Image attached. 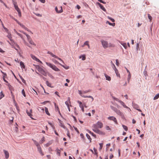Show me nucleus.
<instances>
[{"label": "nucleus", "mask_w": 159, "mask_h": 159, "mask_svg": "<svg viewBox=\"0 0 159 159\" xmlns=\"http://www.w3.org/2000/svg\"><path fill=\"white\" fill-rule=\"evenodd\" d=\"M103 126V124L100 121H98L96 124H94L93 125L92 128L93 129H98V128H102Z\"/></svg>", "instance_id": "f257e3e1"}, {"label": "nucleus", "mask_w": 159, "mask_h": 159, "mask_svg": "<svg viewBox=\"0 0 159 159\" xmlns=\"http://www.w3.org/2000/svg\"><path fill=\"white\" fill-rule=\"evenodd\" d=\"M46 65L51 68L54 70L56 71H60V69H59L57 66L49 62H46Z\"/></svg>", "instance_id": "f03ea898"}, {"label": "nucleus", "mask_w": 159, "mask_h": 159, "mask_svg": "<svg viewBox=\"0 0 159 159\" xmlns=\"http://www.w3.org/2000/svg\"><path fill=\"white\" fill-rule=\"evenodd\" d=\"M38 71L40 73L44 75L45 76H47V73L41 67H39L38 69Z\"/></svg>", "instance_id": "7ed1b4c3"}, {"label": "nucleus", "mask_w": 159, "mask_h": 159, "mask_svg": "<svg viewBox=\"0 0 159 159\" xmlns=\"http://www.w3.org/2000/svg\"><path fill=\"white\" fill-rule=\"evenodd\" d=\"M101 42L102 43V45L104 48H106L108 47V44L107 41L103 40H101Z\"/></svg>", "instance_id": "20e7f679"}, {"label": "nucleus", "mask_w": 159, "mask_h": 159, "mask_svg": "<svg viewBox=\"0 0 159 159\" xmlns=\"http://www.w3.org/2000/svg\"><path fill=\"white\" fill-rule=\"evenodd\" d=\"M48 53L50 54L52 57H54L55 58L61 61L63 63H64L63 61L60 58L58 57L57 56L54 55L52 52L50 51H48Z\"/></svg>", "instance_id": "39448f33"}, {"label": "nucleus", "mask_w": 159, "mask_h": 159, "mask_svg": "<svg viewBox=\"0 0 159 159\" xmlns=\"http://www.w3.org/2000/svg\"><path fill=\"white\" fill-rule=\"evenodd\" d=\"M48 53L50 54L52 57H54L55 58L61 61L63 63H64L63 61L60 58L58 57L57 56L54 55L52 52L50 51H48Z\"/></svg>", "instance_id": "423d86ee"}, {"label": "nucleus", "mask_w": 159, "mask_h": 159, "mask_svg": "<svg viewBox=\"0 0 159 159\" xmlns=\"http://www.w3.org/2000/svg\"><path fill=\"white\" fill-rule=\"evenodd\" d=\"M92 130L94 132L99 134L102 135L105 134V133L104 132L101 131L98 129H92Z\"/></svg>", "instance_id": "0eeeda50"}, {"label": "nucleus", "mask_w": 159, "mask_h": 159, "mask_svg": "<svg viewBox=\"0 0 159 159\" xmlns=\"http://www.w3.org/2000/svg\"><path fill=\"white\" fill-rule=\"evenodd\" d=\"M92 130L94 132L99 134L102 135L105 134V133L104 132L101 131L98 129H92Z\"/></svg>", "instance_id": "6e6552de"}, {"label": "nucleus", "mask_w": 159, "mask_h": 159, "mask_svg": "<svg viewBox=\"0 0 159 159\" xmlns=\"http://www.w3.org/2000/svg\"><path fill=\"white\" fill-rule=\"evenodd\" d=\"M111 63L114 66V69L115 70V72L116 74V75L118 77H120V74L119 73L118 70L116 68L115 65L112 63V61H111Z\"/></svg>", "instance_id": "1a4fd4ad"}, {"label": "nucleus", "mask_w": 159, "mask_h": 159, "mask_svg": "<svg viewBox=\"0 0 159 159\" xmlns=\"http://www.w3.org/2000/svg\"><path fill=\"white\" fill-rule=\"evenodd\" d=\"M8 33V35L7 36V37L10 39V40L11 41V42H10L9 41H7L9 43V44L11 45L13 44V43H14V41H13L12 39V37L11 36V34L9 33V32Z\"/></svg>", "instance_id": "9d476101"}, {"label": "nucleus", "mask_w": 159, "mask_h": 159, "mask_svg": "<svg viewBox=\"0 0 159 159\" xmlns=\"http://www.w3.org/2000/svg\"><path fill=\"white\" fill-rule=\"evenodd\" d=\"M70 100V98L68 97L67 100L65 102V103L67 106V107H68V106H71Z\"/></svg>", "instance_id": "9b49d317"}, {"label": "nucleus", "mask_w": 159, "mask_h": 159, "mask_svg": "<svg viewBox=\"0 0 159 159\" xmlns=\"http://www.w3.org/2000/svg\"><path fill=\"white\" fill-rule=\"evenodd\" d=\"M31 58L34 60L36 61H37L40 62V63L42 64V62L40 61L39 59L37 58L35 56L33 55L32 54L30 55Z\"/></svg>", "instance_id": "f8f14e48"}, {"label": "nucleus", "mask_w": 159, "mask_h": 159, "mask_svg": "<svg viewBox=\"0 0 159 159\" xmlns=\"http://www.w3.org/2000/svg\"><path fill=\"white\" fill-rule=\"evenodd\" d=\"M14 7H15V9L18 12V15H19V16L20 17L21 16V13L20 12V9L18 7V6L17 5Z\"/></svg>", "instance_id": "ddd939ff"}, {"label": "nucleus", "mask_w": 159, "mask_h": 159, "mask_svg": "<svg viewBox=\"0 0 159 159\" xmlns=\"http://www.w3.org/2000/svg\"><path fill=\"white\" fill-rule=\"evenodd\" d=\"M54 106H55V110L56 111H57L58 112V113L60 114V115L61 116V113H60V110L59 109V108L58 107V106L57 105V104L55 103H54Z\"/></svg>", "instance_id": "4468645a"}, {"label": "nucleus", "mask_w": 159, "mask_h": 159, "mask_svg": "<svg viewBox=\"0 0 159 159\" xmlns=\"http://www.w3.org/2000/svg\"><path fill=\"white\" fill-rule=\"evenodd\" d=\"M108 119H109V120L113 121L116 124H117V120L115 117H114V116H110V117H108Z\"/></svg>", "instance_id": "2eb2a0df"}, {"label": "nucleus", "mask_w": 159, "mask_h": 159, "mask_svg": "<svg viewBox=\"0 0 159 159\" xmlns=\"http://www.w3.org/2000/svg\"><path fill=\"white\" fill-rule=\"evenodd\" d=\"M91 91V90H86V91H80V90H79V94L81 96V94L82 95H84V93H87L90 92Z\"/></svg>", "instance_id": "dca6fc26"}, {"label": "nucleus", "mask_w": 159, "mask_h": 159, "mask_svg": "<svg viewBox=\"0 0 159 159\" xmlns=\"http://www.w3.org/2000/svg\"><path fill=\"white\" fill-rule=\"evenodd\" d=\"M26 113H27L28 115L30 117V118H31L32 119H34L32 117V116H33V115L32 114V110L31 109L30 110V112H29L27 110Z\"/></svg>", "instance_id": "f3484780"}, {"label": "nucleus", "mask_w": 159, "mask_h": 159, "mask_svg": "<svg viewBox=\"0 0 159 159\" xmlns=\"http://www.w3.org/2000/svg\"><path fill=\"white\" fill-rule=\"evenodd\" d=\"M117 114L120 116H121L122 118H123L124 116V115L123 113L121 112L119 110L117 109V110L115 112Z\"/></svg>", "instance_id": "a211bd4d"}, {"label": "nucleus", "mask_w": 159, "mask_h": 159, "mask_svg": "<svg viewBox=\"0 0 159 159\" xmlns=\"http://www.w3.org/2000/svg\"><path fill=\"white\" fill-rule=\"evenodd\" d=\"M55 10L56 12L58 13H60L63 12L62 8V6L60 7V10H58L57 7H56L55 8Z\"/></svg>", "instance_id": "6ab92c4d"}, {"label": "nucleus", "mask_w": 159, "mask_h": 159, "mask_svg": "<svg viewBox=\"0 0 159 159\" xmlns=\"http://www.w3.org/2000/svg\"><path fill=\"white\" fill-rule=\"evenodd\" d=\"M77 102L79 104L80 107L81 108V110L83 112L84 111V105L82 103L79 101H77Z\"/></svg>", "instance_id": "aec40b11"}, {"label": "nucleus", "mask_w": 159, "mask_h": 159, "mask_svg": "<svg viewBox=\"0 0 159 159\" xmlns=\"http://www.w3.org/2000/svg\"><path fill=\"white\" fill-rule=\"evenodd\" d=\"M3 151L5 154V158L7 159H8L9 158V152L8 151L5 150H4Z\"/></svg>", "instance_id": "412c9836"}, {"label": "nucleus", "mask_w": 159, "mask_h": 159, "mask_svg": "<svg viewBox=\"0 0 159 159\" xmlns=\"http://www.w3.org/2000/svg\"><path fill=\"white\" fill-rule=\"evenodd\" d=\"M96 4L98 5L100 7V8L102 9L103 11H106V9L101 4L98 2H97L96 3Z\"/></svg>", "instance_id": "4be33fe9"}, {"label": "nucleus", "mask_w": 159, "mask_h": 159, "mask_svg": "<svg viewBox=\"0 0 159 159\" xmlns=\"http://www.w3.org/2000/svg\"><path fill=\"white\" fill-rule=\"evenodd\" d=\"M19 25L20 26H21L22 28H24L26 30H27V31H29L30 32V33H32L31 31H30V30H29L27 28L25 25H23L21 24L20 23L19 24Z\"/></svg>", "instance_id": "5701e85b"}, {"label": "nucleus", "mask_w": 159, "mask_h": 159, "mask_svg": "<svg viewBox=\"0 0 159 159\" xmlns=\"http://www.w3.org/2000/svg\"><path fill=\"white\" fill-rule=\"evenodd\" d=\"M37 148L39 152V153L42 156H43L44 155V154L43 153L42 150L41 149V148L40 147V146L39 147Z\"/></svg>", "instance_id": "b1692460"}, {"label": "nucleus", "mask_w": 159, "mask_h": 159, "mask_svg": "<svg viewBox=\"0 0 159 159\" xmlns=\"http://www.w3.org/2000/svg\"><path fill=\"white\" fill-rule=\"evenodd\" d=\"M32 140L33 141L34 144H35L37 148L40 146L39 143L37 142L36 140H34V139H32Z\"/></svg>", "instance_id": "393cba45"}, {"label": "nucleus", "mask_w": 159, "mask_h": 159, "mask_svg": "<svg viewBox=\"0 0 159 159\" xmlns=\"http://www.w3.org/2000/svg\"><path fill=\"white\" fill-rule=\"evenodd\" d=\"M56 151L57 152V154L59 156H61V151L58 148H57L56 150Z\"/></svg>", "instance_id": "a878e982"}, {"label": "nucleus", "mask_w": 159, "mask_h": 159, "mask_svg": "<svg viewBox=\"0 0 159 159\" xmlns=\"http://www.w3.org/2000/svg\"><path fill=\"white\" fill-rule=\"evenodd\" d=\"M104 76L106 77V80L109 81H110L111 80V78L110 76L107 75L106 74H104Z\"/></svg>", "instance_id": "bb28decb"}, {"label": "nucleus", "mask_w": 159, "mask_h": 159, "mask_svg": "<svg viewBox=\"0 0 159 159\" xmlns=\"http://www.w3.org/2000/svg\"><path fill=\"white\" fill-rule=\"evenodd\" d=\"M81 96H82L83 97L85 98H91L92 99V101H93V100H94L92 96H85L84 95H82L81 94Z\"/></svg>", "instance_id": "cd10ccee"}, {"label": "nucleus", "mask_w": 159, "mask_h": 159, "mask_svg": "<svg viewBox=\"0 0 159 159\" xmlns=\"http://www.w3.org/2000/svg\"><path fill=\"white\" fill-rule=\"evenodd\" d=\"M119 102L120 103V104L122 105L123 106V107H125V108H128V107L126 106L125 103L122 101H119Z\"/></svg>", "instance_id": "c85d7f7f"}, {"label": "nucleus", "mask_w": 159, "mask_h": 159, "mask_svg": "<svg viewBox=\"0 0 159 159\" xmlns=\"http://www.w3.org/2000/svg\"><path fill=\"white\" fill-rule=\"evenodd\" d=\"M52 143V141H49L48 143H46L45 144V146L46 147H48L49 146H50V145H51Z\"/></svg>", "instance_id": "c756f323"}, {"label": "nucleus", "mask_w": 159, "mask_h": 159, "mask_svg": "<svg viewBox=\"0 0 159 159\" xmlns=\"http://www.w3.org/2000/svg\"><path fill=\"white\" fill-rule=\"evenodd\" d=\"M87 131L88 132L91 134L93 136H94L95 138H96V135L95 134H94L93 133L91 132L89 130H87Z\"/></svg>", "instance_id": "7c9ffc66"}, {"label": "nucleus", "mask_w": 159, "mask_h": 159, "mask_svg": "<svg viewBox=\"0 0 159 159\" xmlns=\"http://www.w3.org/2000/svg\"><path fill=\"white\" fill-rule=\"evenodd\" d=\"M120 43L125 49H126L127 47L125 43H123L122 42H120Z\"/></svg>", "instance_id": "2f4dec72"}, {"label": "nucleus", "mask_w": 159, "mask_h": 159, "mask_svg": "<svg viewBox=\"0 0 159 159\" xmlns=\"http://www.w3.org/2000/svg\"><path fill=\"white\" fill-rule=\"evenodd\" d=\"M106 23L107 24H108L109 25H112V26H115V23H111L110 22L108 21H107L106 22Z\"/></svg>", "instance_id": "473e14b6"}, {"label": "nucleus", "mask_w": 159, "mask_h": 159, "mask_svg": "<svg viewBox=\"0 0 159 159\" xmlns=\"http://www.w3.org/2000/svg\"><path fill=\"white\" fill-rule=\"evenodd\" d=\"M20 65L21 67L23 69L25 68V66L24 64V63L22 62L21 61L20 62Z\"/></svg>", "instance_id": "72a5a7b5"}, {"label": "nucleus", "mask_w": 159, "mask_h": 159, "mask_svg": "<svg viewBox=\"0 0 159 159\" xmlns=\"http://www.w3.org/2000/svg\"><path fill=\"white\" fill-rule=\"evenodd\" d=\"M45 111L47 115L50 116V114L48 112V109L47 107H45Z\"/></svg>", "instance_id": "f704fd0d"}, {"label": "nucleus", "mask_w": 159, "mask_h": 159, "mask_svg": "<svg viewBox=\"0 0 159 159\" xmlns=\"http://www.w3.org/2000/svg\"><path fill=\"white\" fill-rule=\"evenodd\" d=\"M29 42V43L32 45H35V44L33 42V41L31 39H30V40H28Z\"/></svg>", "instance_id": "c9c22d12"}, {"label": "nucleus", "mask_w": 159, "mask_h": 159, "mask_svg": "<svg viewBox=\"0 0 159 159\" xmlns=\"http://www.w3.org/2000/svg\"><path fill=\"white\" fill-rule=\"evenodd\" d=\"M7 76V75L6 74H4L3 75V79L4 81L5 82L7 83V81L5 79V77Z\"/></svg>", "instance_id": "e433bc0d"}, {"label": "nucleus", "mask_w": 159, "mask_h": 159, "mask_svg": "<svg viewBox=\"0 0 159 159\" xmlns=\"http://www.w3.org/2000/svg\"><path fill=\"white\" fill-rule=\"evenodd\" d=\"M4 96V94L1 91L0 93V99H1Z\"/></svg>", "instance_id": "4c0bfd02"}, {"label": "nucleus", "mask_w": 159, "mask_h": 159, "mask_svg": "<svg viewBox=\"0 0 159 159\" xmlns=\"http://www.w3.org/2000/svg\"><path fill=\"white\" fill-rule=\"evenodd\" d=\"M45 141V137L43 136L42 138L41 139V140L40 141V143H43Z\"/></svg>", "instance_id": "58836bf2"}, {"label": "nucleus", "mask_w": 159, "mask_h": 159, "mask_svg": "<svg viewBox=\"0 0 159 159\" xmlns=\"http://www.w3.org/2000/svg\"><path fill=\"white\" fill-rule=\"evenodd\" d=\"M82 57V59L83 60H84L86 59V57L85 55H82L80 56V58Z\"/></svg>", "instance_id": "ea45409f"}, {"label": "nucleus", "mask_w": 159, "mask_h": 159, "mask_svg": "<svg viewBox=\"0 0 159 159\" xmlns=\"http://www.w3.org/2000/svg\"><path fill=\"white\" fill-rule=\"evenodd\" d=\"M159 97V93L157 94L154 98L153 99L155 100L157 99Z\"/></svg>", "instance_id": "a19ab883"}, {"label": "nucleus", "mask_w": 159, "mask_h": 159, "mask_svg": "<svg viewBox=\"0 0 159 159\" xmlns=\"http://www.w3.org/2000/svg\"><path fill=\"white\" fill-rule=\"evenodd\" d=\"M86 136L87 138L90 141V142H91V138L90 136L88 134H86Z\"/></svg>", "instance_id": "79ce46f5"}, {"label": "nucleus", "mask_w": 159, "mask_h": 159, "mask_svg": "<svg viewBox=\"0 0 159 159\" xmlns=\"http://www.w3.org/2000/svg\"><path fill=\"white\" fill-rule=\"evenodd\" d=\"M148 18L150 20V22H151V21H152V17L149 14H148Z\"/></svg>", "instance_id": "37998d69"}, {"label": "nucleus", "mask_w": 159, "mask_h": 159, "mask_svg": "<svg viewBox=\"0 0 159 159\" xmlns=\"http://www.w3.org/2000/svg\"><path fill=\"white\" fill-rule=\"evenodd\" d=\"M52 61L55 64H58L60 65L61 64L58 61H57L56 60L54 59H52Z\"/></svg>", "instance_id": "c03bdc74"}, {"label": "nucleus", "mask_w": 159, "mask_h": 159, "mask_svg": "<svg viewBox=\"0 0 159 159\" xmlns=\"http://www.w3.org/2000/svg\"><path fill=\"white\" fill-rule=\"evenodd\" d=\"M111 109L114 111L115 112L116 111V110H117L118 109H117L116 107H113V106H111Z\"/></svg>", "instance_id": "a18cd8bd"}, {"label": "nucleus", "mask_w": 159, "mask_h": 159, "mask_svg": "<svg viewBox=\"0 0 159 159\" xmlns=\"http://www.w3.org/2000/svg\"><path fill=\"white\" fill-rule=\"evenodd\" d=\"M122 126H123V129L126 131H127L128 130V128H127V127L125 126V125H122Z\"/></svg>", "instance_id": "49530a36"}, {"label": "nucleus", "mask_w": 159, "mask_h": 159, "mask_svg": "<svg viewBox=\"0 0 159 159\" xmlns=\"http://www.w3.org/2000/svg\"><path fill=\"white\" fill-rule=\"evenodd\" d=\"M46 84L49 87H52L51 85V84L48 81H46Z\"/></svg>", "instance_id": "de8ad7c7"}, {"label": "nucleus", "mask_w": 159, "mask_h": 159, "mask_svg": "<svg viewBox=\"0 0 159 159\" xmlns=\"http://www.w3.org/2000/svg\"><path fill=\"white\" fill-rule=\"evenodd\" d=\"M93 150H94V154L96 155L97 156H98V152H97V149L95 148H93Z\"/></svg>", "instance_id": "09e8293b"}, {"label": "nucleus", "mask_w": 159, "mask_h": 159, "mask_svg": "<svg viewBox=\"0 0 159 159\" xmlns=\"http://www.w3.org/2000/svg\"><path fill=\"white\" fill-rule=\"evenodd\" d=\"M60 65L61 66H62L63 67H64V68H65L66 69H68L69 68V66H67L66 67H65L63 65H62L61 64H60Z\"/></svg>", "instance_id": "8fccbe9b"}, {"label": "nucleus", "mask_w": 159, "mask_h": 159, "mask_svg": "<svg viewBox=\"0 0 159 159\" xmlns=\"http://www.w3.org/2000/svg\"><path fill=\"white\" fill-rule=\"evenodd\" d=\"M107 18L108 19L110 20L112 22H114L115 21L114 19L111 18V17L109 16H107Z\"/></svg>", "instance_id": "3c124183"}, {"label": "nucleus", "mask_w": 159, "mask_h": 159, "mask_svg": "<svg viewBox=\"0 0 159 159\" xmlns=\"http://www.w3.org/2000/svg\"><path fill=\"white\" fill-rule=\"evenodd\" d=\"M16 47H14V48L17 51H18V48L19 49V48H20L19 47V45H18L17 44H16Z\"/></svg>", "instance_id": "603ef678"}, {"label": "nucleus", "mask_w": 159, "mask_h": 159, "mask_svg": "<svg viewBox=\"0 0 159 159\" xmlns=\"http://www.w3.org/2000/svg\"><path fill=\"white\" fill-rule=\"evenodd\" d=\"M2 26H3V28H4V29L7 32V33H8V32H9V30H8L7 28H6L5 27L4 25H3L2 24Z\"/></svg>", "instance_id": "864d4df0"}, {"label": "nucleus", "mask_w": 159, "mask_h": 159, "mask_svg": "<svg viewBox=\"0 0 159 159\" xmlns=\"http://www.w3.org/2000/svg\"><path fill=\"white\" fill-rule=\"evenodd\" d=\"M12 2L13 3L14 6L17 5V3L16 1L15 0H12Z\"/></svg>", "instance_id": "5fc2aeb1"}, {"label": "nucleus", "mask_w": 159, "mask_h": 159, "mask_svg": "<svg viewBox=\"0 0 159 159\" xmlns=\"http://www.w3.org/2000/svg\"><path fill=\"white\" fill-rule=\"evenodd\" d=\"M22 93L25 97H26L25 91L24 89H23L22 90Z\"/></svg>", "instance_id": "6e6d98bb"}, {"label": "nucleus", "mask_w": 159, "mask_h": 159, "mask_svg": "<svg viewBox=\"0 0 159 159\" xmlns=\"http://www.w3.org/2000/svg\"><path fill=\"white\" fill-rule=\"evenodd\" d=\"M20 78L22 80V82L24 83H25V81L24 79L22 78V77L20 76Z\"/></svg>", "instance_id": "4d7b16f0"}, {"label": "nucleus", "mask_w": 159, "mask_h": 159, "mask_svg": "<svg viewBox=\"0 0 159 159\" xmlns=\"http://www.w3.org/2000/svg\"><path fill=\"white\" fill-rule=\"evenodd\" d=\"M130 78H131V75H130V74L129 73L128 75V82H129V80L130 79Z\"/></svg>", "instance_id": "13d9d810"}, {"label": "nucleus", "mask_w": 159, "mask_h": 159, "mask_svg": "<svg viewBox=\"0 0 159 159\" xmlns=\"http://www.w3.org/2000/svg\"><path fill=\"white\" fill-rule=\"evenodd\" d=\"M89 42L88 41H86L84 42V45H89Z\"/></svg>", "instance_id": "bf43d9fd"}, {"label": "nucleus", "mask_w": 159, "mask_h": 159, "mask_svg": "<svg viewBox=\"0 0 159 159\" xmlns=\"http://www.w3.org/2000/svg\"><path fill=\"white\" fill-rule=\"evenodd\" d=\"M26 36L27 37V38L28 40H30V39H31L30 36L28 34H26Z\"/></svg>", "instance_id": "052dcab7"}, {"label": "nucleus", "mask_w": 159, "mask_h": 159, "mask_svg": "<svg viewBox=\"0 0 159 159\" xmlns=\"http://www.w3.org/2000/svg\"><path fill=\"white\" fill-rule=\"evenodd\" d=\"M100 145V150H101L102 148L103 144L102 143H99Z\"/></svg>", "instance_id": "680f3d73"}, {"label": "nucleus", "mask_w": 159, "mask_h": 159, "mask_svg": "<svg viewBox=\"0 0 159 159\" xmlns=\"http://www.w3.org/2000/svg\"><path fill=\"white\" fill-rule=\"evenodd\" d=\"M113 99L114 100L118 101L119 102V101H120V100L118 98H113Z\"/></svg>", "instance_id": "e2e57ef3"}, {"label": "nucleus", "mask_w": 159, "mask_h": 159, "mask_svg": "<svg viewBox=\"0 0 159 159\" xmlns=\"http://www.w3.org/2000/svg\"><path fill=\"white\" fill-rule=\"evenodd\" d=\"M143 74L145 76H148V74H147V71H144V72H143Z\"/></svg>", "instance_id": "0e129e2a"}, {"label": "nucleus", "mask_w": 159, "mask_h": 159, "mask_svg": "<svg viewBox=\"0 0 159 159\" xmlns=\"http://www.w3.org/2000/svg\"><path fill=\"white\" fill-rule=\"evenodd\" d=\"M116 64L117 66H118L119 65V63L118 59L116 60Z\"/></svg>", "instance_id": "69168bd1"}, {"label": "nucleus", "mask_w": 159, "mask_h": 159, "mask_svg": "<svg viewBox=\"0 0 159 159\" xmlns=\"http://www.w3.org/2000/svg\"><path fill=\"white\" fill-rule=\"evenodd\" d=\"M118 152L119 156L120 157V149H119L118 150Z\"/></svg>", "instance_id": "338daca9"}, {"label": "nucleus", "mask_w": 159, "mask_h": 159, "mask_svg": "<svg viewBox=\"0 0 159 159\" xmlns=\"http://www.w3.org/2000/svg\"><path fill=\"white\" fill-rule=\"evenodd\" d=\"M106 130H111V129L109 127V126H106Z\"/></svg>", "instance_id": "774afa93"}]
</instances>
